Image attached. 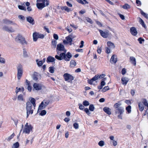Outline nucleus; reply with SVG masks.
Wrapping results in <instances>:
<instances>
[{
  "label": "nucleus",
  "instance_id": "393cba45",
  "mask_svg": "<svg viewBox=\"0 0 148 148\" xmlns=\"http://www.w3.org/2000/svg\"><path fill=\"white\" fill-rule=\"evenodd\" d=\"M39 33L36 32H34L33 34V38L34 41H36L38 38Z\"/></svg>",
  "mask_w": 148,
  "mask_h": 148
},
{
  "label": "nucleus",
  "instance_id": "13d9d810",
  "mask_svg": "<svg viewBox=\"0 0 148 148\" xmlns=\"http://www.w3.org/2000/svg\"><path fill=\"white\" fill-rule=\"evenodd\" d=\"M89 105V103L88 101H84V106H87Z\"/></svg>",
  "mask_w": 148,
  "mask_h": 148
},
{
  "label": "nucleus",
  "instance_id": "473e14b6",
  "mask_svg": "<svg viewBox=\"0 0 148 148\" xmlns=\"http://www.w3.org/2000/svg\"><path fill=\"white\" fill-rule=\"evenodd\" d=\"M42 105H45V106H43V108H45V107L49 104V102L46 100H44L42 102Z\"/></svg>",
  "mask_w": 148,
  "mask_h": 148
},
{
  "label": "nucleus",
  "instance_id": "f257e3e1",
  "mask_svg": "<svg viewBox=\"0 0 148 148\" xmlns=\"http://www.w3.org/2000/svg\"><path fill=\"white\" fill-rule=\"evenodd\" d=\"M29 99L30 101L27 102L26 103L27 118L30 114H33L34 110L35 109L36 106V100L34 98L30 97Z\"/></svg>",
  "mask_w": 148,
  "mask_h": 148
},
{
  "label": "nucleus",
  "instance_id": "c9c22d12",
  "mask_svg": "<svg viewBox=\"0 0 148 148\" xmlns=\"http://www.w3.org/2000/svg\"><path fill=\"white\" fill-rule=\"evenodd\" d=\"M84 19L86 20L87 22L91 24H92L93 23V21L92 20L88 17H85Z\"/></svg>",
  "mask_w": 148,
  "mask_h": 148
},
{
  "label": "nucleus",
  "instance_id": "e2e57ef3",
  "mask_svg": "<svg viewBox=\"0 0 148 148\" xmlns=\"http://www.w3.org/2000/svg\"><path fill=\"white\" fill-rule=\"evenodd\" d=\"M53 36L54 38L56 40H58V36L57 34H54L53 35Z\"/></svg>",
  "mask_w": 148,
  "mask_h": 148
},
{
  "label": "nucleus",
  "instance_id": "72a5a7b5",
  "mask_svg": "<svg viewBox=\"0 0 148 148\" xmlns=\"http://www.w3.org/2000/svg\"><path fill=\"white\" fill-rule=\"evenodd\" d=\"M36 61L37 65L39 66H41L43 64L42 61V60H38L37 59L36 60Z\"/></svg>",
  "mask_w": 148,
  "mask_h": 148
},
{
  "label": "nucleus",
  "instance_id": "c756f323",
  "mask_svg": "<svg viewBox=\"0 0 148 148\" xmlns=\"http://www.w3.org/2000/svg\"><path fill=\"white\" fill-rule=\"evenodd\" d=\"M19 146V143L18 142H16L14 143L12 146V148H18Z\"/></svg>",
  "mask_w": 148,
  "mask_h": 148
},
{
  "label": "nucleus",
  "instance_id": "aec40b11",
  "mask_svg": "<svg viewBox=\"0 0 148 148\" xmlns=\"http://www.w3.org/2000/svg\"><path fill=\"white\" fill-rule=\"evenodd\" d=\"M130 32L134 36H136L137 33V32L136 29V28L134 27H132L130 28Z\"/></svg>",
  "mask_w": 148,
  "mask_h": 148
},
{
  "label": "nucleus",
  "instance_id": "e433bc0d",
  "mask_svg": "<svg viewBox=\"0 0 148 148\" xmlns=\"http://www.w3.org/2000/svg\"><path fill=\"white\" fill-rule=\"evenodd\" d=\"M95 109V107L93 104H90L89 106V110L91 111H94Z\"/></svg>",
  "mask_w": 148,
  "mask_h": 148
},
{
  "label": "nucleus",
  "instance_id": "a211bd4d",
  "mask_svg": "<svg viewBox=\"0 0 148 148\" xmlns=\"http://www.w3.org/2000/svg\"><path fill=\"white\" fill-rule=\"evenodd\" d=\"M72 55L71 54L70 52H68L66 54H65L64 60L66 61H69Z\"/></svg>",
  "mask_w": 148,
  "mask_h": 148
},
{
  "label": "nucleus",
  "instance_id": "bb28decb",
  "mask_svg": "<svg viewBox=\"0 0 148 148\" xmlns=\"http://www.w3.org/2000/svg\"><path fill=\"white\" fill-rule=\"evenodd\" d=\"M107 44L108 47L110 48L114 49L115 47L114 44L111 41H108Z\"/></svg>",
  "mask_w": 148,
  "mask_h": 148
},
{
  "label": "nucleus",
  "instance_id": "8fccbe9b",
  "mask_svg": "<svg viewBox=\"0 0 148 148\" xmlns=\"http://www.w3.org/2000/svg\"><path fill=\"white\" fill-rule=\"evenodd\" d=\"M98 145L101 147H102L104 145V142L103 140L100 141L98 143Z\"/></svg>",
  "mask_w": 148,
  "mask_h": 148
},
{
  "label": "nucleus",
  "instance_id": "9b49d317",
  "mask_svg": "<svg viewBox=\"0 0 148 148\" xmlns=\"http://www.w3.org/2000/svg\"><path fill=\"white\" fill-rule=\"evenodd\" d=\"M57 49L58 51H63L65 53H66V50L64 49V46L60 43L57 45Z\"/></svg>",
  "mask_w": 148,
  "mask_h": 148
},
{
  "label": "nucleus",
  "instance_id": "a18cd8bd",
  "mask_svg": "<svg viewBox=\"0 0 148 148\" xmlns=\"http://www.w3.org/2000/svg\"><path fill=\"white\" fill-rule=\"evenodd\" d=\"M49 71L51 73L54 72V68L53 67L51 66L49 67Z\"/></svg>",
  "mask_w": 148,
  "mask_h": 148
},
{
  "label": "nucleus",
  "instance_id": "b1692460",
  "mask_svg": "<svg viewBox=\"0 0 148 148\" xmlns=\"http://www.w3.org/2000/svg\"><path fill=\"white\" fill-rule=\"evenodd\" d=\"M138 106L139 109L140 111H142L144 110V106L142 103V102H138Z\"/></svg>",
  "mask_w": 148,
  "mask_h": 148
},
{
  "label": "nucleus",
  "instance_id": "58836bf2",
  "mask_svg": "<svg viewBox=\"0 0 148 148\" xmlns=\"http://www.w3.org/2000/svg\"><path fill=\"white\" fill-rule=\"evenodd\" d=\"M141 14L144 16L145 18H148V15L147 14L144 12L142 10L140 11Z\"/></svg>",
  "mask_w": 148,
  "mask_h": 148
},
{
  "label": "nucleus",
  "instance_id": "c03bdc74",
  "mask_svg": "<svg viewBox=\"0 0 148 148\" xmlns=\"http://www.w3.org/2000/svg\"><path fill=\"white\" fill-rule=\"evenodd\" d=\"M23 55L24 57H27L28 55L27 54V52L25 49H23Z\"/></svg>",
  "mask_w": 148,
  "mask_h": 148
},
{
  "label": "nucleus",
  "instance_id": "f03ea898",
  "mask_svg": "<svg viewBox=\"0 0 148 148\" xmlns=\"http://www.w3.org/2000/svg\"><path fill=\"white\" fill-rule=\"evenodd\" d=\"M17 77L18 80L21 78L23 73V70L22 66L21 64H19L17 67Z\"/></svg>",
  "mask_w": 148,
  "mask_h": 148
},
{
  "label": "nucleus",
  "instance_id": "c85d7f7f",
  "mask_svg": "<svg viewBox=\"0 0 148 148\" xmlns=\"http://www.w3.org/2000/svg\"><path fill=\"white\" fill-rule=\"evenodd\" d=\"M55 59L54 58L51 56H49L47 58V62H52L55 61Z\"/></svg>",
  "mask_w": 148,
  "mask_h": 148
},
{
  "label": "nucleus",
  "instance_id": "4c0bfd02",
  "mask_svg": "<svg viewBox=\"0 0 148 148\" xmlns=\"http://www.w3.org/2000/svg\"><path fill=\"white\" fill-rule=\"evenodd\" d=\"M131 107L130 106H128L126 108V110L128 113H130L131 112Z\"/></svg>",
  "mask_w": 148,
  "mask_h": 148
},
{
  "label": "nucleus",
  "instance_id": "7c9ffc66",
  "mask_svg": "<svg viewBox=\"0 0 148 148\" xmlns=\"http://www.w3.org/2000/svg\"><path fill=\"white\" fill-rule=\"evenodd\" d=\"M61 9L62 10H64L67 12H69L71 11V9L70 8H69L66 6L62 7L61 8Z\"/></svg>",
  "mask_w": 148,
  "mask_h": 148
},
{
  "label": "nucleus",
  "instance_id": "69168bd1",
  "mask_svg": "<svg viewBox=\"0 0 148 148\" xmlns=\"http://www.w3.org/2000/svg\"><path fill=\"white\" fill-rule=\"evenodd\" d=\"M38 37V38H39L42 39V38H44V35L43 34H40L39 33Z\"/></svg>",
  "mask_w": 148,
  "mask_h": 148
},
{
  "label": "nucleus",
  "instance_id": "09e8293b",
  "mask_svg": "<svg viewBox=\"0 0 148 148\" xmlns=\"http://www.w3.org/2000/svg\"><path fill=\"white\" fill-rule=\"evenodd\" d=\"M14 134L13 133L10 136L8 137L7 140L8 141H10L11 139H12L14 136Z\"/></svg>",
  "mask_w": 148,
  "mask_h": 148
},
{
  "label": "nucleus",
  "instance_id": "864d4df0",
  "mask_svg": "<svg viewBox=\"0 0 148 148\" xmlns=\"http://www.w3.org/2000/svg\"><path fill=\"white\" fill-rule=\"evenodd\" d=\"M45 105H42V103H41V104L39 105L38 107V110H41L42 109L45 108H43V106H44Z\"/></svg>",
  "mask_w": 148,
  "mask_h": 148
},
{
  "label": "nucleus",
  "instance_id": "5701e85b",
  "mask_svg": "<svg viewBox=\"0 0 148 148\" xmlns=\"http://www.w3.org/2000/svg\"><path fill=\"white\" fill-rule=\"evenodd\" d=\"M121 101H119L118 102L115 103L113 107L115 109H117V108H119L121 107L120 106L122 105Z\"/></svg>",
  "mask_w": 148,
  "mask_h": 148
},
{
  "label": "nucleus",
  "instance_id": "603ef678",
  "mask_svg": "<svg viewBox=\"0 0 148 148\" xmlns=\"http://www.w3.org/2000/svg\"><path fill=\"white\" fill-rule=\"evenodd\" d=\"M0 62L1 63L4 64L5 62V59L1 57H0Z\"/></svg>",
  "mask_w": 148,
  "mask_h": 148
},
{
  "label": "nucleus",
  "instance_id": "dca6fc26",
  "mask_svg": "<svg viewBox=\"0 0 148 148\" xmlns=\"http://www.w3.org/2000/svg\"><path fill=\"white\" fill-rule=\"evenodd\" d=\"M70 36L69 35L68 36L66 37V40H63V43L64 44H67L69 43V42H72V39L71 38Z\"/></svg>",
  "mask_w": 148,
  "mask_h": 148
},
{
  "label": "nucleus",
  "instance_id": "4be33fe9",
  "mask_svg": "<svg viewBox=\"0 0 148 148\" xmlns=\"http://www.w3.org/2000/svg\"><path fill=\"white\" fill-rule=\"evenodd\" d=\"M110 62L111 63H115L117 62L116 56L114 55H113L110 59Z\"/></svg>",
  "mask_w": 148,
  "mask_h": 148
},
{
  "label": "nucleus",
  "instance_id": "bf43d9fd",
  "mask_svg": "<svg viewBox=\"0 0 148 148\" xmlns=\"http://www.w3.org/2000/svg\"><path fill=\"white\" fill-rule=\"evenodd\" d=\"M101 52V47H100V48H99V47H98L97 49V53L100 54Z\"/></svg>",
  "mask_w": 148,
  "mask_h": 148
},
{
  "label": "nucleus",
  "instance_id": "4468645a",
  "mask_svg": "<svg viewBox=\"0 0 148 148\" xmlns=\"http://www.w3.org/2000/svg\"><path fill=\"white\" fill-rule=\"evenodd\" d=\"M36 6L37 8L40 10H41L45 7L46 5L45 3H37Z\"/></svg>",
  "mask_w": 148,
  "mask_h": 148
},
{
  "label": "nucleus",
  "instance_id": "ddd939ff",
  "mask_svg": "<svg viewBox=\"0 0 148 148\" xmlns=\"http://www.w3.org/2000/svg\"><path fill=\"white\" fill-rule=\"evenodd\" d=\"M3 23L4 24L8 25H16L17 24L13 21L8 19H3Z\"/></svg>",
  "mask_w": 148,
  "mask_h": 148
},
{
  "label": "nucleus",
  "instance_id": "338daca9",
  "mask_svg": "<svg viewBox=\"0 0 148 148\" xmlns=\"http://www.w3.org/2000/svg\"><path fill=\"white\" fill-rule=\"evenodd\" d=\"M106 52L108 54L110 52V49L107 47H106Z\"/></svg>",
  "mask_w": 148,
  "mask_h": 148
},
{
  "label": "nucleus",
  "instance_id": "a19ab883",
  "mask_svg": "<svg viewBox=\"0 0 148 148\" xmlns=\"http://www.w3.org/2000/svg\"><path fill=\"white\" fill-rule=\"evenodd\" d=\"M18 8L21 10H24L25 11L26 10V8L25 6L21 5H18Z\"/></svg>",
  "mask_w": 148,
  "mask_h": 148
},
{
  "label": "nucleus",
  "instance_id": "f3484780",
  "mask_svg": "<svg viewBox=\"0 0 148 148\" xmlns=\"http://www.w3.org/2000/svg\"><path fill=\"white\" fill-rule=\"evenodd\" d=\"M121 80L122 84L126 85L129 81V79L127 77H123L121 78Z\"/></svg>",
  "mask_w": 148,
  "mask_h": 148
},
{
  "label": "nucleus",
  "instance_id": "423d86ee",
  "mask_svg": "<svg viewBox=\"0 0 148 148\" xmlns=\"http://www.w3.org/2000/svg\"><path fill=\"white\" fill-rule=\"evenodd\" d=\"M63 77L66 81L71 83L72 81L74 79L73 77L71 75L68 73H65L63 75Z\"/></svg>",
  "mask_w": 148,
  "mask_h": 148
},
{
  "label": "nucleus",
  "instance_id": "20e7f679",
  "mask_svg": "<svg viewBox=\"0 0 148 148\" xmlns=\"http://www.w3.org/2000/svg\"><path fill=\"white\" fill-rule=\"evenodd\" d=\"M15 40L17 42L20 43L22 45L27 44L25 38L21 35L18 36L15 38Z\"/></svg>",
  "mask_w": 148,
  "mask_h": 148
},
{
  "label": "nucleus",
  "instance_id": "49530a36",
  "mask_svg": "<svg viewBox=\"0 0 148 148\" xmlns=\"http://www.w3.org/2000/svg\"><path fill=\"white\" fill-rule=\"evenodd\" d=\"M84 111L89 116L90 115L91 113L90 111H89V109L87 108H86L84 110Z\"/></svg>",
  "mask_w": 148,
  "mask_h": 148
},
{
  "label": "nucleus",
  "instance_id": "6e6d98bb",
  "mask_svg": "<svg viewBox=\"0 0 148 148\" xmlns=\"http://www.w3.org/2000/svg\"><path fill=\"white\" fill-rule=\"evenodd\" d=\"M18 18L19 19L21 20H24L25 19V18L24 16L22 15L18 16Z\"/></svg>",
  "mask_w": 148,
  "mask_h": 148
},
{
  "label": "nucleus",
  "instance_id": "cd10ccee",
  "mask_svg": "<svg viewBox=\"0 0 148 148\" xmlns=\"http://www.w3.org/2000/svg\"><path fill=\"white\" fill-rule=\"evenodd\" d=\"M37 3H45L46 2V5L48 6L49 5V0H37Z\"/></svg>",
  "mask_w": 148,
  "mask_h": 148
},
{
  "label": "nucleus",
  "instance_id": "4d7b16f0",
  "mask_svg": "<svg viewBox=\"0 0 148 148\" xmlns=\"http://www.w3.org/2000/svg\"><path fill=\"white\" fill-rule=\"evenodd\" d=\"M138 40L139 41V43L140 44H142V42H143L144 41V39L141 37L139 38L138 39Z\"/></svg>",
  "mask_w": 148,
  "mask_h": 148
},
{
  "label": "nucleus",
  "instance_id": "1a4fd4ad",
  "mask_svg": "<svg viewBox=\"0 0 148 148\" xmlns=\"http://www.w3.org/2000/svg\"><path fill=\"white\" fill-rule=\"evenodd\" d=\"M2 29L4 31L8 32L13 33L15 32L14 29L11 27L4 26L2 28Z\"/></svg>",
  "mask_w": 148,
  "mask_h": 148
},
{
  "label": "nucleus",
  "instance_id": "0e129e2a",
  "mask_svg": "<svg viewBox=\"0 0 148 148\" xmlns=\"http://www.w3.org/2000/svg\"><path fill=\"white\" fill-rule=\"evenodd\" d=\"M77 17L78 18V21L79 22H82L83 21L82 19L81 18L82 17L81 16H78Z\"/></svg>",
  "mask_w": 148,
  "mask_h": 148
},
{
  "label": "nucleus",
  "instance_id": "412c9836",
  "mask_svg": "<svg viewBox=\"0 0 148 148\" xmlns=\"http://www.w3.org/2000/svg\"><path fill=\"white\" fill-rule=\"evenodd\" d=\"M103 111L108 115H110L111 114L110 111L111 109L109 108L105 107L103 108Z\"/></svg>",
  "mask_w": 148,
  "mask_h": 148
},
{
  "label": "nucleus",
  "instance_id": "0eeeda50",
  "mask_svg": "<svg viewBox=\"0 0 148 148\" xmlns=\"http://www.w3.org/2000/svg\"><path fill=\"white\" fill-rule=\"evenodd\" d=\"M32 77L34 80L36 82H38L39 80L41 79V75L39 73L34 72L32 75Z\"/></svg>",
  "mask_w": 148,
  "mask_h": 148
},
{
  "label": "nucleus",
  "instance_id": "a878e982",
  "mask_svg": "<svg viewBox=\"0 0 148 148\" xmlns=\"http://www.w3.org/2000/svg\"><path fill=\"white\" fill-rule=\"evenodd\" d=\"M130 59L131 63L134 66H136V62L135 58L134 57L131 56L130 57Z\"/></svg>",
  "mask_w": 148,
  "mask_h": 148
},
{
  "label": "nucleus",
  "instance_id": "3c124183",
  "mask_svg": "<svg viewBox=\"0 0 148 148\" xmlns=\"http://www.w3.org/2000/svg\"><path fill=\"white\" fill-rule=\"evenodd\" d=\"M47 112L45 110H42L40 113V114L41 116H43L46 114Z\"/></svg>",
  "mask_w": 148,
  "mask_h": 148
},
{
  "label": "nucleus",
  "instance_id": "de8ad7c7",
  "mask_svg": "<svg viewBox=\"0 0 148 148\" xmlns=\"http://www.w3.org/2000/svg\"><path fill=\"white\" fill-rule=\"evenodd\" d=\"M17 99L19 101H23V98L22 95H20L18 96Z\"/></svg>",
  "mask_w": 148,
  "mask_h": 148
},
{
  "label": "nucleus",
  "instance_id": "2eb2a0df",
  "mask_svg": "<svg viewBox=\"0 0 148 148\" xmlns=\"http://www.w3.org/2000/svg\"><path fill=\"white\" fill-rule=\"evenodd\" d=\"M140 102H142V103L146 107L145 108L148 109V103L147 100L145 99H141V101Z\"/></svg>",
  "mask_w": 148,
  "mask_h": 148
},
{
  "label": "nucleus",
  "instance_id": "79ce46f5",
  "mask_svg": "<svg viewBox=\"0 0 148 148\" xmlns=\"http://www.w3.org/2000/svg\"><path fill=\"white\" fill-rule=\"evenodd\" d=\"M109 90V87L108 86H105L102 90V91L103 92H105L107 90Z\"/></svg>",
  "mask_w": 148,
  "mask_h": 148
},
{
  "label": "nucleus",
  "instance_id": "680f3d73",
  "mask_svg": "<svg viewBox=\"0 0 148 148\" xmlns=\"http://www.w3.org/2000/svg\"><path fill=\"white\" fill-rule=\"evenodd\" d=\"M98 79V77L97 75H95V76L93 77L92 78V80H93L94 81H95L96 80H97Z\"/></svg>",
  "mask_w": 148,
  "mask_h": 148
},
{
  "label": "nucleus",
  "instance_id": "37998d69",
  "mask_svg": "<svg viewBox=\"0 0 148 148\" xmlns=\"http://www.w3.org/2000/svg\"><path fill=\"white\" fill-rule=\"evenodd\" d=\"M79 124L77 123H75L73 124V127L75 129H77L79 128Z\"/></svg>",
  "mask_w": 148,
  "mask_h": 148
},
{
  "label": "nucleus",
  "instance_id": "6e6552de",
  "mask_svg": "<svg viewBox=\"0 0 148 148\" xmlns=\"http://www.w3.org/2000/svg\"><path fill=\"white\" fill-rule=\"evenodd\" d=\"M33 86L34 88L37 90H40L45 88V87L43 85L37 83L34 84Z\"/></svg>",
  "mask_w": 148,
  "mask_h": 148
},
{
  "label": "nucleus",
  "instance_id": "39448f33",
  "mask_svg": "<svg viewBox=\"0 0 148 148\" xmlns=\"http://www.w3.org/2000/svg\"><path fill=\"white\" fill-rule=\"evenodd\" d=\"M124 112V109L123 107H120L117 109H115V112L116 114H119L118 117L121 119H122V115Z\"/></svg>",
  "mask_w": 148,
  "mask_h": 148
},
{
  "label": "nucleus",
  "instance_id": "7ed1b4c3",
  "mask_svg": "<svg viewBox=\"0 0 148 148\" xmlns=\"http://www.w3.org/2000/svg\"><path fill=\"white\" fill-rule=\"evenodd\" d=\"M33 127L30 124L27 123L24 127V128L23 130V132L26 134H29L31 131H32Z\"/></svg>",
  "mask_w": 148,
  "mask_h": 148
},
{
  "label": "nucleus",
  "instance_id": "ea45409f",
  "mask_svg": "<svg viewBox=\"0 0 148 148\" xmlns=\"http://www.w3.org/2000/svg\"><path fill=\"white\" fill-rule=\"evenodd\" d=\"M57 43V41L56 40H53L52 41V45L54 48H55L56 47Z\"/></svg>",
  "mask_w": 148,
  "mask_h": 148
},
{
  "label": "nucleus",
  "instance_id": "5fc2aeb1",
  "mask_svg": "<svg viewBox=\"0 0 148 148\" xmlns=\"http://www.w3.org/2000/svg\"><path fill=\"white\" fill-rule=\"evenodd\" d=\"M98 77L99 78H100V79L102 78L103 77H104L106 75L105 74H101L100 75H98Z\"/></svg>",
  "mask_w": 148,
  "mask_h": 148
},
{
  "label": "nucleus",
  "instance_id": "f704fd0d",
  "mask_svg": "<svg viewBox=\"0 0 148 148\" xmlns=\"http://www.w3.org/2000/svg\"><path fill=\"white\" fill-rule=\"evenodd\" d=\"M122 8L125 9H128L130 8V6L127 4L125 3L124 5H123Z\"/></svg>",
  "mask_w": 148,
  "mask_h": 148
},
{
  "label": "nucleus",
  "instance_id": "052dcab7",
  "mask_svg": "<svg viewBox=\"0 0 148 148\" xmlns=\"http://www.w3.org/2000/svg\"><path fill=\"white\" fill-rule=\"evenodd\" d=\"M126 71L125 68H123L121 71V73L123 75H124L126 73Z\"/></svg>",
  "mask_w": 148,
  "mask_h": 148
},
{
  "label": "nucleus",
  "instance_id": "f8f14e48",
  "mask_svg": "<svg viewBox=\"0 0 148 148\" xmlns=\"http://www.w3.org/2000/svg\"><path fill=\"white\" fill-rule=\"evenodd\" d=\"M62 53L60 54V56L57 55H56L55 58L58 60H62L63 59H64V56H65V53Z\"/></svg>",
  "mask_w": 148,
  "mask_h": 148
},
{
  "label": "nucleus",
  "instance_id": "6ab92c4d",
  "mask_svg": "<svg viewBox=\"0 0 148 148\" xmlns=\"http://www.w3.org/2000/svg\"><path fill=\"white\" fill-rule=\"evenodd\" d=\"M26 20L27 21L32 25L34 24V18L30 16L27 17Z\"/></svg>",
  "mask_w": 148,
  "mask_h": 148
},
{
  "label": "nucleus",
  "instance_id": "9d476101",
  "mask_svg": "<svg viewBox=\"0 0 148 148\" xmlns=\"http://www.w3.org/2000/svg\"><path fill=\"white\" fill-rule=\"evenodd\" d=\"M99 31L100 35L103 38H107L109 34V31L108 30H106L105 32H103V31L99 29H98Z\"/></svg>",
  "mask_w": 148,
  "mask_h": 148
},
{
  "label": "nucleus",
  "instance_id": "774afa93",
  "mask_svg": "<svg viewBox=\"0 0 148 148\" xmlns=\"http://www.w3.org/2000/svg\"><path fill=\"white\" fill-rule=\"evenodd\" d=\"M65 29L67 30L69 33L71 32L72 31V29H69V27H66L65 28Z\"/></svg>",
  "mask_w": 148,
  "mask_h": 148
},
{
  "label": "nucleus",
  "instance_id": "2f4dec72",
  "mask_svg": "<svg viewBox=\"0 0 148 148\" xmlns=\"http://www.w3.org/2000/svg\"><path fill=\"white\" fill-rule=\"evenodd\" d=\"M70 66L71 67H74L76 65V63L74 60H71L70 62Z\"/></svg>",
  "mask_w": 148,
  "mask_h": 148
}]
</instances>
